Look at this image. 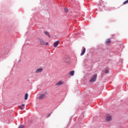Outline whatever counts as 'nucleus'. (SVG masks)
I'll list each match as a JSON object with an SVG mask.
<instances>
[{"label": "nucleus", "mask_w": 128, "mask_h": 128, "mask_svg": "<svg viewBox=\"0 0 128 128\" xmlns=\"http://www.w3.org/2000/svg\"><path fill=\"white\" fill-rule=\"evenodd\" d=\"M48 93L44 92L40 94L38 98V100H44V98H48Z\"/></svg>", "instance_id": "nucleus-1"}, {"label": "nucleus", "mask_w": 128, "mask_h": 128, "mask_svg": "<svg viewBox=\"0 0 128 128\" xmlns=\"http://www.w3.org/2000/svg\"><path fill=\"white\" fill-rule=\"evenodd\" d=\"M96 78H98V74H94V76L90 80V82H94L96 80Z\"/></svg>", "instance_id": "nucleus-2"}, {"label": "nucleus", "mask_w": 128, "mask_h": 128, "mask_svg": "<svg viewBox=\"0 0 128 128\" xmlns=\"http://www.w3.org/2000/svg\"><path fill=\"white\" fill-rule=\"evenodd\" d=\"M106 122H110L112 120V116L110 115H107L106 118Z\"/></svg>", "instance_id": "nucleus-3"}, {"label": "nucleus", "mask_w": 128, "mask_h": 128, "mask_svg": "<svg viewBox=\"0 0 128 128\" xmlns=\"http://www.w3.org/2000/svg\"><path fill=\"white\" fill-rule=\"evenodd\" d=\"M38 40L40 42V44H42V46L46 45V42H44V40L42 38H38Z\"/></svg>", "instance_id": "nucleus-4"}, {"label": "nucleus", "mask_w": 128, "mask_h": 128, "mask_svg": "<svg viewBox=\"0 0 128 128\" xmlns=\"http://www.w3.org/2000/svg\"><path fill=\"white\" fill-rule=\"evenodd\" d=\"M62 84H64V82L62 80H60L56 84V86H62Z\"/></svg>", "instance_id": "nucleus-5"}, {"label": "nucleus", "mask_w": 128, "mask_h": 128, "mask_svg": "<svg viewBox=\"0 0 128 128\" xmlns=\"http://www.w3.org/2000/svg\"><path fill=\"white\" fill-rule=\"evenodd\" d=\"M42 68H38L36 70V74H40V72H42Z\"/></svg>", "instance_id": "nucleus-6"}, {"label": "nucleus", "mask_w": 128, "mask_h": 128, "mask_svg": "<svg viewBox=\"0 0 128 128\" xmlns=\"http://www.w3.org/2000/svg\"><path fill=\"white\" fill-rule=\"evenodd\" d=\"M59 44H60V41L57 40V41L55 42L54 44V48H56V46H58Z\"/></svg>", "instance_id": "nucleus-7"}, {"label": "nucleus", "mask_w": 128, "mask_h": 128, "mask_svg": "<svg viewBox=\"0 0 128 128\" xmlns=\"http://www.w3.org/2000/svg\"><path fill=\"white\" fill-rule=\"evenodd\" d=\"M105 44H110V38H108L106 40Z\"/></svg>", "instance_id": "nucleus-8"}, {"label": "nucleus", "mask_w": 128, "mask_h": 128, "mask_svg": "<svg viewBox=\"0 0 128 128\" xmlns=\"http://www.w3.org/2000/svg\"><path fill=\"white\" fill-rule=\"evenodd\" d=\"M86 53V48H84L83 50L80 54V56H84Z\"/></svg>", "instance_id": "nucleus-9"}, {"label": "nucleus", "mask_w": 128, "mask_h": 128, "mask_svg": "<svg viewBox=\"0 0 128 128\" xmlns=\"http://www.w3.org/2000/svg\"><path fill=\"white\" fill-rule=\"evenodd\" d=\"M44 34H46V36H48V38H50V34H48V32L45 31L44 32Z\"/></svg>", "instance_id": "nucleus-10"}, {"label": "nucleus", "mask_w": 128, "mask_h": 128, "mask_svg": "<svg viewBox=\"0 0 128 128\" xmlns=\"http://www.w3.org/2000/svg\"><path fill=\"white\" fill-rule=\"evenodd\" d=\"M28 93H26L24 95V100H28Z\"/></svg>", "instance_id": "nucleus-11"}, {"label": "nucleus", "mask_w": 128, "mask_h": 128, "mask_svg": "<svg viewBox=\"0 0 128 128\" xmlns=\"http://www.w3.org/2000/svg\"><path fill=\"white\" fill-rule=\"evenodd\" d=\"M70 76H74V70H72L71 71L70 74H69Z\"/></svg>", "instance_id": "nucleus-12"}, {"label": "nucleus", "mask_w": 128, "mask_h": 128, "mask_svg": "<svg viewBox=\"0 0 128 128\" xmlns=\"http://www.w3.org/2000/svg\"><path fill=\"white\" fill-rule=\"evenodd\" d=\"M24 104H22L20 106V110H24Z\"/></svg>", "instance_id": "nucleus-13"}, {"label": "nucleus", "mask_w": 128, "mask_h": 128, "mask_svg": "<svg viewBox=\"0 0 128 128\" xmlns=\"http://www.w3.org/2000/svg\"><path fill=\"white\" fill-rule=\"evenodd\" d=\"M64 10L65 12H68V8H64Z\"/></svg>", "instance_id": "nucleus-14"}, {"label": "nucleus", "mask_w": 128, "mask_h": 128, "mask_svg": "<svg viewBox=\"0 0 128 128\" xmlns=\"http://www.w3.org/2000/svg\"><path fill=\"white\" fill-rule=\"evenodd\" d=\"M128 4V0H126L124 2L123 4Z\"/></svg>", "instance_id": "nucleus-15"}, {"label": "nucleus", "mask_w": 128, "mask_h": 128, "mask_svg": "<svg viewBox=\"0 0 128 128\" xmlns=\"http://www.w3.org/2000/svg\"><path fill=\"white\" fill-rule=\"evenodd\" d=\"M105 74H108V70L106 69L104 71Z\"/></svg>", "instance_id": "nucleus-16"}, {"label": "nucleus", "mask_w": 128, "mask_h": 128, "mask_svg": "<svg viewBox=\"0 0 128 128\" xmlns=\"http://www.w3.org/2000/svg\"><path fill=\"white\" fill-rule=\"evenodd\" d=\"M18 128H24V126L21 125V126H19Z\"/></svg>", "instance_id": "nucleus-17"}, {"label": "nucleus", "mask_w": 128, "mask_h": 128, "mask_svg": "<svg viewBox=\"0 0 128 128\" xmlns=\"http://www.w3.org/2000/svg\"><path fill=\"white\" fill-rule=\"evenodd\" d=\"M45 44H46V46H48V42H46V43H45Z\"/></svg>", "instance_id": "nucleus-18"}]
</instances>
